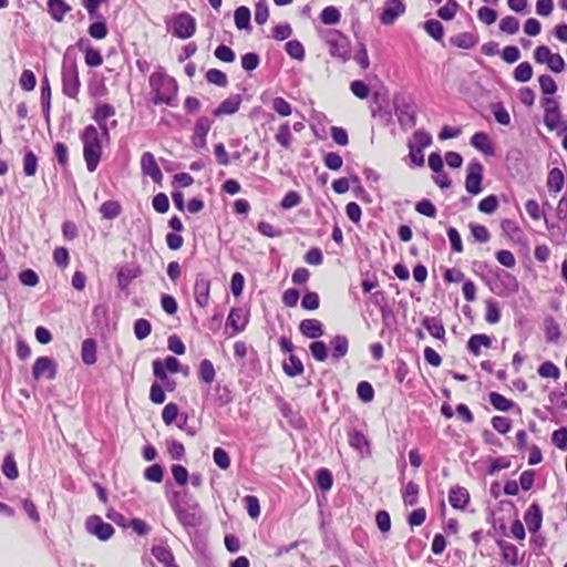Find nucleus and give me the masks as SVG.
Returning a JSON list of instances; mask_svg holds the SVG:
<instances>
[{"mask_svg": "<svg viewBox=\"0 0 567 567\" xmlns=\"http://www.w3.org/2000/svg\"><path fill=\"white\" fill-rule=\"evenodd\" d=\"M114 114L115 110L110 104H101L95 109L93 118L102 131V136L105 138H109V127L106 125V120Z\"/></svg>", "mask_w": 567, "mask_h": 567, "instance_id": "2eb2a0df", "label": "nucleus"}, {"mask_svg": "<svg viewBox=\"0 0 567 567\" xmlns=\"http://www.w3.org/2000/svg\"><path fill=\"white\" fill-rule=\"evenodd\" d=\"M460 6L456 0H447V2L437 10V16L443 20H452L458 10Z\"/></svg>", "mask_w": 567, "mask_h": 567, "instance_id": "79ce46f5", "label": "nucleus"}, {"mask_svg": "<svg viewBox=\"0 0 567 567\" xmlns=\"http://www.w3.org/2000/svg\"><path fill=\"white\" fill-rule=\"evenodd\" d=\"M321 22L324 24H336L340 21V11L332 6L326 7L320 13Z\"/></svg>", "mask_w": 567, "mask_h": 567, "instance_id": "c03bdc74", "label": "nucleus"}, {"mask_svg": "<svg viewBox=\"0 0 567 567\" xmlns=\"http://www.w3.org/2000/svg\"><path fill=\"white\" fill-rule=\"evenodd\" d=\"M145 480L154 483H161L164 477V470L159 464H153L144 471Z\"/></svg>", "mask_w": 567, "mask_h": 567, "instance_id": "5fc2aeb1", "label": "nucleus"}, {"mask_svg": "<svg viewBox=\"0 0 567 567\" xmlns=\"http://www.w3.org/2000/svg\"><path fill=\"white\" fill-rule=\"evenodd\" d=\"M248 317L241 308H233L227 318V326H230L236 333L245 330Z\"/></svg>", "mask_w": 567, "mask_h": 567, "instance_id": "a211bd4d", "label": "nucleus"}, {"mask_svg": "<svg viewBox=\"0 0 567 567\" xmlns=\"http://www.w3.org/2000/svg\"><path fill=\"white\" fill-rule=\"evenodd\" d=\"M198 373H199V379L203 382L210 384L214 381L215 375H216V371H215V368H214L212 361L208 359L202 360L199 363Z\"/></svg>", "mask_w": 567, "mask_h": 567, "instance_id": "e433bc0d", "label": "nucleus"}, {"mask_svg": "<svg viewBox=\"0 0 567 567\" xmlns=\"http://www.w3.org/2000/svg\"><path fill=\"white\" fill-rule=\"evenodd\" d=\"M287 53L297 60H302L305 56L303 45L297 40H290L286 43Z\"/></svg>", "mask_w": 567, "mask_h": 567, "instance_id": "0e129e2a", "label": "nucleus"}, {"mask_svg": "<svg viewBox=\"0 0 567 567\" xmlns=\"http://www.w3.org/2000/svg\"><path fill=\"white\" fill-rule=\"evenodd\" d=\"M300 333L309 339H318L323 336V326L317 319H303L299 323Z\"/></svg>", "mask_w": 567, "mask_h": 567, "instance_id": "dca6fc26", "label": "nucleus"}, {"mask_svg": "<svg viewBox=\"0 0 567 567\" xmlns=\"http://www.w3.org/2000/svg\"><path fill=\"white\" fill-rule=\"evenodd\" d=\"M330 344L332 347V358L333 359L339 360L347 354L348 349H349V341L346 336H342V334L336 336L331 340Z\"/></svg>", "mask_w": 567, "mask_h": 567, "instance_id": "c756f323", "label": "nucleus"}, {"mask_svg": "<svg viewBox=\"0 0 567 567\" xmlns=\"http://www.w3.org/2000/svg\"><path fill=\"white\" fill-rule=\"evenodd\" d=\"M393 104L400 126L403 130L414 127L416 125V113L412 101L404 95L398 94L393 99Z\"/></svg>", "mask_w": 567, "mask_h": 567, "instance_id": "7ed1b4c3", "label": "nucleus"}, {"mask_svg": "<svg viewBox=\"0 0 567 567\" xmlns=\"http://www.w3.org/2000/svg\"><path fill=\"white\" fill-rule=\"evenodd\" d=\"M349 444L351 447L357 450L360 453H370V444L367 440L365 435L358 431V430H351L348 433Z\"/></svg>", "mask_w": 567, "mask_h": 567, "instance_id": "412c9836", "label": "nucleus"}, {"mask_svg": "<svg viewBox=\"0 0 567 567\" xmlns=\"http://www.w3.org/2000/svg\"><path fill=\"white\" fill-rule=\"evenodd\" d=\"M48 12L51 18L61 22L64 16L71 11V7L64 0H48Z\"/></svg>", "mask_w": 567, "mask_h": 567, "instance_id": "aec40b11", "label": "nucleus"}, {"mask_svg": "<svg viewBox=\"0 0 567 567\" xmlns=\"http://www.w3.org/2000/svg\"><path fill=\"white\" fill-rule=\"evenodd\" d=\"M81 358L87 365H92L96 362V341L94 339L89 338L82 342Z\"/></svg>", "mask_w": 567, "mask_h": 567, "instance_id": "cd10ccee", "label": "nucleus"}, {"mask_svg": "<svg viewBox=\"0 0 567 567\" xmlns=\"http://www.w3.org/2000/svg\"><path fill=\"white\" fill-rule=\"evenodd\" d=\"M235 24L239 30L249 29L250 27V10L247 7H239L234 13Z\"/></svg>", "mask_w": 567, "mask_h": 567, "instance_id": "4c0bfd02", "label": "nucleus"}, {"mask_svg": "<svg viewBox=\"0 0 567 567\" xmlns=\"http://www.w3.org/2000/svg\"><path fill=\"white\" fill-rule=\"evenodd\" d=\"M484 167L481 162L474 159L466 168L465 189L471 195H477L482 192Z\"/></svg>", "mask_w": 567, "mask_h": 567, "instance_id": "39448f33", "label": "nucleus"}, {"mask_svg": "<svg viewBox=\"0 0 567 567\" xmlns=\"http://www.w3.org/2000/svg\"><path fill=\"white\" fill-rule=\"evenodd\" d=\"M275 138L282 147H290L292 135L288 123L280 125Z\"/></svg>", "mask_w": 567, "mask_h": 567, "instance_id": "3c124183", "label": "nucleus"}, {"mask_svg": "<svg viewBox=\"0 0 567 567\" xmlns=\"http://www.w3.org/2000/svg\"><path fill=\"white\" fill-rule=\"evenodd\" d=\"M210 291V280L204 274L196 276L194 285V296L196 305L200 308H205L208 305Z\"/></svg>", "mask_w": 567, "mask_h": 567, "instance_id": "9d476101", "label": "nucleus"}, {"mask_svg": "<svg viewBox=\"0 0 567 567\" xmlns=\"http://www.w3.org/2000/svg\"><path fill=\"white\" fill-rule=\"evenodd\" d=\"M213 458L216 465H218L221 470L229 468L230 457L224 449L216 447L213 452Z\"/></svg>", "mask_w": 567, "mask_h": 567, "instance_id": "680f3d73", "label": "nucleus"}, {"mask_svg": "<svg viewBox=\"0 0 567 567\" xmlns=\"http://www.w3.org/2000/svg\"><path fill=\"white\" fill-rule=\"evenodd\" d=\"M538 374L543 378L558 379L560 371L553 362L546 361L538 368Z\"/></svg>", "mask_w": 567, "mask_h": 567, "instance_id": "69168bd1", "label": "nucleus"}, {"mask_svg": "<svg viewBox=\"0 0 567 567\" xmlns=\"http://www.w3.org/2000/svg\"><path fill=\"white\" fill-rule=\"evenodd\" d=\"M282 369L289 377L300 375L305 370L301 360L295 354H290L288 360L284 362Z\"/></svg>", "mask_w": 567, "mask_h": 567, "instance_id": "473e14b6", "label": "nucleus"}, {"mask_svg": "<svg viewBox=\"0 0 567 567\" xmlns=\"http://www.w3.org/2000/svg\"><path fill=\"white\" fill-rule=\"evenodd\" d=\"M449 502L456 509H464L470 502V494L466 488L454 486L449 494Z\"/></svg>", "mask_w": 567, "mask_h": 567, "instance_id": "f3484780", "label": "nucleus"}, {"mask_svg": "<svg viewBox=\"0 0 567 567\" xmlns=\"http://www.w3.org/2000/svg\"><path fill=\"white\" fill-rule=\"evenodd\" d=\"M351 92L361 100H364L369 96L370 92H374V100L378 101L381 96L380 89H378L375 78H368L367 82L361 80H355L350 83Z\"/></svg>", "mask_w": 567, "mask_h": 567, "instance_id": "6e6552de", "label": "nucleus"}, {"mask_svg": "<svg viewBox=\"0 0 567 567\" xmlns=\"http://www.w3.org/2000/svg\"><path fill=\"white\" fill-rule=\"evenodd\" d=\"M151 101L155 105H174L177 94V83L167 73H153L150 78Z\"/></svg>", "mask_w": 567, "mask_h": 567, "instance_id": "f257e3e1", "label": "nucleus"}, {"mask_svg": "<svg viewBox=\"0 0 567 567\" xmlns=\"http://www.w3.org/2000/svg\"><path fill=\"white\" fill-rule=\"evenodd\" d=\"M422 326L429 331V333L439 340H443L445 337V328L441 320L435 317H424Z\"/></svg>", "mask_w": 567, "mask_h": 567, "instance_id": "5701e85b", "label": "nucleus"}, {"mask_svg": "<svg viewBox=\"0 0 567 567\" xmlns=\"http://www.w3.org/2000/svg\"><path fill=\"white\" fill-rule=\"evenodd\" d=\"M404 10L405 6L402 0H389L380 16V21L386 25L392 24Z\"/></svg>", "mask_w": 567, "mask_h": 567, "instance_id": "ddd939ff", "label": "nucleus"}, {"mask_svg": "<svg viewBox=\"0 0 567 567\" xmlns=\"http://www.w3.org/2000/svg\"><path fill=\"white\" fill-rule=\"evenodd\" d=\"M233 401V395L227 386L216 385L214 402L217 406L221 408L229 404Z\"/></svg>", "mask_w": 567, "mask_h": 567, "instance_id": "a19ab883", "label": "nucleus"}, {"mask_svg": "<svg viewBox=\"0 0 567 567\" xmlns=\"http://www.w3.org/2000/svg\"><path fill=\"white\" fill-rule=\"evenodd\" d=\"M492 111L495 120L502 125H508L511 123L509 113L503 106L502 103H494L492 105Z\"/></svg>", "mask_w": 567, "mask_h": 567, "instance_id": "e2e57ef3", "label": "nucleus"}, {"mask_svg": "<svg viewBox=\"0 0 567 567\" xmlns=\"http://www.w3.org/2000/svg\"><path fill=\"white\" fill-rule=\"evenodd\" d=\"M86 528L101 540H107L114 534L113 526L104 523L99 516L89 517Z\"/></svg>", "mask_w": 567, "mask_h": 567, "instance_id": "9b49d317", "label": "nucleus"}, {"mask_svg": "<svg viewBox=\"0 0 567 567\" xmlns=\"http://www.w3.org/2000/svg\"><path fill=\"white\" fill-rule=\"evenodd\" d=\"M317 484L322 491H329L332 486V474L327 468H320L316 474Z\"/></svg>", "mask_w": 567, "mask_h": 567, "instance_id": "49530a36", "label": "nucleus"}, {"mask_svg": "<svg viewBox=\"0 0 567 567\" xmlns=\"http://www.w3.org/2000/svg\"><path fill=\"white\" fill-rule=\"evenodd\" d=\"M32 375L35 380L45 375L49 380H53L56 375V363L49 357H39L32 368Z\"/></svg>", "mask_w": 567, "mask_h": 567, "instance_id": "1a4fd4ad", "label": "nucleus"}, {"mask_svg": "<svg viewBox=\"0 0 567 567\" xmlns=\"http://www.w3.org/2000/svg\"><path fill=\"white\" fill-rule=\"evenodd\" d=\"M41 105L43 114L48 120L51 107V87L47 76L43 78L41 83Z\"/></svg>", "mask_w": 567, "mask_h": 567, "instance_id": "f704fd0d", "label": "nucleus"}, {"mask_svg": "<svg viewBox=\"0 0 567 567\" xmlns=\"http://www.w3.org/2000/svg\"><path fill=\"white\" fill-rule=\"evenodd\" d=\"M497 544L502 550V557L505 561H507L512 566H517L520 564V559L518 557V549L515 545L504 540H499Z\"/></svg>", "mask_w": 567, "mask_h": 567, "instance_id": "a878e982", "label": "nucleus"}, {"mask_svg": "<svg viewBox=\"0 0 567 567\" xmlns=\"http://www.w3.org/2000/svg\"><path fill=\"white\" fill-rule=\"evenodd\" d=\"M492 339L487 334H473L467 341V350L474 355L481 353V347L489 348Z\"/></svg>", "mask_w": 567, "mask_h": 567, "instance_id": "bb28decb", "label": "nucleus"}, {"mask_svg": "<svg viewBox=\"0 0 567 567\" xmlns=\"http://www.w3.org/2000/svg\"><path fill=\"white\" fill-rule=\"evenodd\" d=\"M105 2H107V0H82V6L86 9L92 20H97L102 18L99 13V8Z\"/></svg>", "mask_w": 567, "mask_h": 567, "instance_id": "6e6d98bb", "label": "nucleus"}, {"mask_svg": "<svg viewBox=\"0 0 567 567\" xmlns=\"http://www.w3.org/2000/svg\"><path fill=\"white\" fill-rule=\"evenodd\" d=\"M450 42L457 48L472 49L477 43V38L471 32H463L452 37Z\"/></svg>", "mask_w": 567, "mask_h": 567, "instance_id": "7c9ffc66", "label": "nucleus"}, {"mask_svg": "<svg viewBox=\"0 0 567 567\" xmlns=\"http://www.w3.org/2000/svg\"><path fill=\"white\" fill-rule=\"evenodd\" d=\"M2 472L10 480H16L18 477L19 472L12 454H7L4 456Z\"/></svg>", "mask_w": 567, "mask_h": 567, "instance_id": "a18cd8bd", "label": "nucleus"}, {"mask_svg": "<svg viewBox=\"0 0 567 567\" xmlns=\"http://www.w3.org/2000/svg\"><path fill=\"white\" fill-rule=\"evenodd\" d=\"M489 403L498 411H509L515 403L497 392H491L488 395Z\"/></svg>", "mask_w": 567, "mask_h": 567, "instance_id": "72a5a7b5", "label": "nucleus"}, {"mask_svg": "<svg viewBox=\"0 0 567 567\" xmlns=\"http://www.w3.org/2000/svg\"><path fill=\"white\" fill-rule=\"evenodd\" d=\"M38 168V157L32 151H27L23 157V172L27 176H33Z\"/></svg>", "mask_w": 567, "mask_h": 567, "instance_id": "37998d69", "label": "nucleus"}, {"mask_svg": "<svg viewBox=\"0 0 567 567\" xmlns=\"http://www.w3.org/2000/svg\"><path fill=\"white\" fill-rule=\"evenodd\" d=\"M140 270L137 268L133 267H123L117 272V281L122 289H125L128 287L131 281L138 277Z\"/></svg>", "mask_w": 567, "mask_h": 567, "instance_id": "c9c22d12", "label": "nucleus"}, {"mask_svg": "<svg viewBox=\"0 0 567 567\" xmlns=\"http://www.w3.org/2000/svg\"><path fill=\"white\" fill-rule=\"evenodd\" d=\"M171 505L179 523L185 527H196L202 523V514L198 505L184 508L177 501H171Z\"/></svg>", "mask_w": 567, "mask_h": 567, "instance_id": "423d86ee", "label": "nucleus"}, {"mask_svg": "<svg viewBox=\"0 0 567 567\" xmlns=\"http://www.w3.org/2000/svg\"><path fill=\"white\" fill-rule=\"evenodd\" d=\"M87 32L92 38L102 40L107 35L106 23L97 19L89 27Z\"/></svg>", "mask_w": 567, "mask_h": 567, "instance_id": "603ef678", "label": "nucleus"}, {"mask_svg": "<svg viewBox=\"0 0 567 567\" xmlns=\"http://www.w3.org/2000/svg\"><path fill=\"white\" fill-rule=\"evenodd\" d=\"M544 123L550 131H567V122L561 120L560 111L545 113Z\"/></svg>", "mask_w": 567, "mask_h": 567, "instance_id": "c85d7f7f", "label": "nucleus"}, {"mask_svg": "<svg viewBox=\"0 0 567 567\" xmlns=\"http://www.w3.org/2000/svg\"><path fill=\"white\" fill-rule=\"evenodd\" d=\"M79 73H62L63 93L69 97H75L80 89Z\"/></svg>", "mask_w": 567, "mask_h": 567, "instance_id": "393cba45", "label": "nucleus"}, {"mask_svg": "<svg viewBox=\"0 0 567 567\" xmlns=\"http://www.w3.org/2000/svg\"><path fill=\"white\" fill-rule=\"evenodd\" d=\"M357 393L359 399L365 403L371 402L374 398V390L367 381H362L358 384Z\"/></svg>", "mask_w": 567, "mask_h": 567, "instance_id": "13d9d810", "label": "nucleus"}, {"mask_svg": "<svg viewBox=\"0 0 567 567\" xmlns=\"http://www.w3.org/2000/svg\"><path fill=\"white\" fill-rule=\"evenodd\" d=\"M419 485L414 482H409L403 489L402 497L405 505L414 506L417 503Z\"/></svg>", "mask_w": 567, "mask_h": 567, "instance_id": "ea45409f", "label": "nucleus"}, {"mask_svg": "<svg viewBox=\"0 0 567 567\" xmlns=\"http://www.w3.org/2000/svg\"><path fill=\"white\" fill-rule=\"evenodd\" d=\"M241 99L239 95L230 96L223 101L217 109L213 111L214 116L230 115L238 111Z\"/></svg>", "mask_w": 567, "mask_h": 567, "instance_id": "4be33fe9", "label": "nucleus"}, {"mask_svg": "<svg viewBox=\"0 0 567 567\" xmlns=\"http://www.w3.org/2000/svg\"><path fill=\"white\" fill-rule=\"evenodd\" d=\"M153 556L164 565V567H178L175 563L174 555L167 546H154L152 548Z\"/></svg>", "mask_w": 567, "mask_h": 567, "instance_id": "b1692460", "label": "nucleus"}, {"mask_svg": "<svg viewBox=\"0 0 567 567\" xmlns=\"http://www.w3.org/2000/svg\"><path fill=\"white\" fill-rule=\"evenodd\" d=\"M471 145L484 155H494V147L489 136L484 132H477L471 137Z\"/></svg>", "mask_w": 567, "mask_h": 567, "instance_id": "6ab92c4d", "label": "nucleus"}, {"mask_svg": "<svg viewBox=\"0 0 567 567\" xmlns=\"http://www.w3.org/2000/svg\"><path fill=\"white\" fill-rule=\"evenodd\" d=\"M499 29L507 34H515L519 30V21L512 16L501 20Z\"/></svg>", "mask_w": 567, "mask_h": 567, "instance_id": "4d7b16f0", "label": "nucleus"}, {"mask_svg": "<svg viewBox=\"0 0 567 567\" xmlns=\"http://www.w3.org/2000/svg\"><path fill=\"white\" fill-rule=\"evenodd\" d=\"M412 144L421 150L429 147L432 144V135L423 130H417L413 133Z\"/></svg>", "mask_w": 567, "mask_h": 567, "instance_id": "bf43d9fd", "label": "nucleus"}, {"mask_svg": "<svg viewBox=\"0 0 567 567\" xmlns=\"http://www.w3.org/2000/svg\"><path fill=\"white\" fill-rule=\"evenodd\" d=\"M477 18L486 25L493 24L497 19V12L488 7H482L477 11Z\"/></svg>", "mask_w": 567, "mask_h": 567, "instance_id": "338daca9", "label": "nucleus"}, {"mask_svg": "<svg viewBox=\"0 0 567 567\" xmlns=\"http://www.w3.org/2000/svg\"><path fill=\"white\" fill-rule=\"evenodd\" d=\"M309 349H310V352L312 354V357L319 361V362H323L327 360L328 358V349H327V346L323 341H313L310 346H309Z\"/></svg>", "mask_w": 567, "mask_h": 567, "instance_id": "8fccbe9b", "label": "nucleus"}, {"mask_svg": "<svg viewBox=\"0 0 567 567\" xmlns=\"http://www.w3.org/2000/svg\"><path fill=\"white\" fill-rule=\"evenodd\" d=\"M524 520L529 533L535 534L542 527L543 513L542 508L537 503H533L524 515Z\"/></svg>", "mask_w": 567, "mask_h": 567, "instance_id": "4468645a", "label": "nucleus"}, {"mask_svg": "<svg viewBox=\"0 0 567 567\" xmlns=\"http://www.w3.org/2000/svg\"><path fill=\"white\" fill-rule=\"evenodd\" d=\"M152 331L151 322L146 319H137L134 323V333L138 340H143L150 336Z\"/></svg>", "mask_w": 567, "mask_h": 567, "instance_id": "864d4df0", "label": "nucleus"}, {"mask_svg": "<svg viewBox=\"0 0 567 567\" xmlns=\"http://www.w3.org/2000/svg\"><path fill=\"white\" fill-rule=\"evenodd\" d=\"M497 207L498 198L496 195H488L478 203V210L487 215L495 213Z\"/></svg>", "mask_w": 567, "mask_h": 567, "instance_id": "09e8293b", "label": "nucleus"}, {"mask_svg": "<svg viewBox=\"0 0 567 567\" xmlns=\"http://www.w3.org/2000/svg\"><path fill=\"white\" fill-rule=\"evenodd\" d=\"M195 30V19L186 12L177 14L171 25L172 33L179 39L190 38Z\"/></svg>", "mask_w": 567, "mask_h": 567, "instance_id": "0eeeda50", "label": "nucleus"}, {"mask_svg": "<svg viewBox=\"0 0 567 567\" xmlns=\"http://www.w3.org/2000/svg\"><path fill=\"white\" fill-rule=\"evenodd\" d=\"M141 168L144 175H148L155 183L163 178L159 166L151 152H145L141 158Z\"/></svg>", "mask_w": 567, "mask_h": 567, "instance_id": "f8f14e48", "label": "nucleus"}, {"mask_svg": "<svg viewBox=\"0 0 567 567\" xmlns=\"http://www.w3.org/2000/svg\"><path fill=\"white\" fill-rule=\"evenodd\" d=\"M102 133L94 125H87L82 133L83 155L89 172H94L102 156Z\"/></svg>", "mask_w": 567, "mask_h": 567, "instance_id": "f03ea898", "label": "nucleus"}, {"mask_svg": "<svg viewBox=\"0 0 567 567\" xmlns=\"http://www.w3.org/2000/svg\"><path fill=\"white\" fill-rule=\"evenodd\" d=\"M546 339L549 342L557 341L560 338V328L555 319L549 317L545 320Z\"/></svg>", "mask_w": 567, "mask_h": 567, "instance_id": "de8ad7c7", "label": "nucleus"}, {"mask_svg": "<svg viewBox=\"0 0 567 567\" xmlns=\"http://www.w3.org/2000/svg\"><path fill=\"white\" fill-rule=\"evenodd\" d=\"M326 42L332 56L346 61L350 58V41L338 30H330L326 33Z\"/></svg>", "mask_w": 567, "mask_h": 567, "instance_id": "20e7f679", "label": "nucleus"}, {"mask_svg": "<svg viewBox=\"0 0 567 567\" xmlns=\"http://www.w3.org/2000/svg\"><path fill=\"white\" fill-rule=\"evenodd\" d=\"M565 182L564 173L560 168L554 167L549 171L547 177V187L549 190H554L556 193L563 189Z\"/></svg>", "mask_w": 567, "mask_h": 567, "instance_id": "2f4dec72", "label": "nucleus"}, {"mask_svg": "<svg viewBox=\"0 0 567 567\" xmlns=\"http://www.w3.org/2000/svg\"><path fill=\"white\" fill-rule=\"evenodd\" d=\"M553 444H555L559 450L567 449V427H560L551 434Z\"/></svg>", "mask_w": 567, "mask_h": 567, "instance_id": "774afa93", "label": "nucleus"}, {"mask_svg": "<svg viewBox=\"0 0 567 567\" xmlns=\"http://www.w3.org/2000/svg\"><path fill=\"white\" fill-rule=\"evenodd\" d=\"M100 213L105 219H114L121 214V205L115 200H106L101 205Z\"/></svg>", "mask_w": 567, "mask_h": 567, "instance_id": "58836bf2", "label": "nucleus"}, {"mask_svg": "<svg viewBox=\"0 0 567 567\" xmlns=\"http://www.w3.org/2000/svg\"><path fill=\"white\" fill-rule=\"evenodd\" d=\"M426 32L435 40H441L444 34L443 24L437 20H429L424 25Z\"/></svg>", "mask_w": 567, "mask_h": 567, "instance_id": "052dcab7", "label": "nucleus"}]
</instances>
